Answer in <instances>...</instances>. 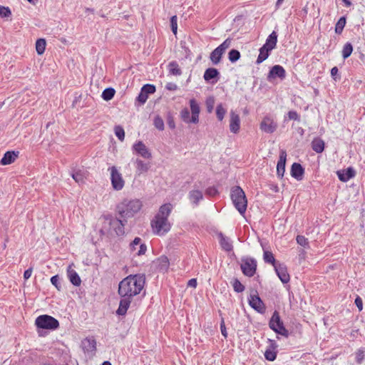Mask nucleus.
I'll use <instances>...</instances> for the list:
<instances>
[{"instance_id": "0e129e2a", "label": "nucleus", "mask_w": 365, "mask_h": 365, "mask_svg": "<svg viewBox=\"0 0 365 365\" xmlns=\"http://www.w3.org/2000/svg\"><path fill=\"white\" fill-rule=\"evenodd\" d=\"M115 93H102L101 97L105 101H109V100H111L113 98Z\"/></svg>"}, {"instance_id": "dca6fc26", "label": "nucleus", "mask_w": 365, "mask_h": 365, "mask_svg": "<svg viewBox=\"0 0 365 365\" xmlns=\"http://www.w3.org/2000/svg\"><path fill=\"white\" fill-rule=\"evenodd\" d=\"M133 149L144 158L149 159L152 157L151 153L142 141L136 142L133 145Z\"/></svg>"}, {"instance_id": "6ab92c4d", "label": "nucleus", "mask_w": 365, "mask_h": 365, "mask_svg": "<svg viewBox=\"0 0 365 365\" xmlns=\"http://www.w3.org/2000/svg\"><path fill=\"white\" fill-rule=\"evenodd\" d=\"M240 128V118L234 111L230 112V130L233 133H237Z\"/></svg>"}, {"instance_id": "13d9d810", "label": "nucleus", "mask_w": 365, "mask_h": 365, "mask_svg": "<svg viewBox=\"0 0 365 365\" xmlns=\"http://www.w3.org/2000/svg\"><path fill=\"white\" fill-rule=\"evenodd\" d=\"M167 123L170 128L174 129L175 128L174 119L170 113L168 115Z\"/></svg>"}, {"instance_id": "bb28decb", "label": "nucleus", "mask_w": 365, "mask_h": 365, "mask_svg": "<svg viewBox=\"0 0 365 365\" xmlns=\"http://www.w3.org/2000/svg\"><path fill=\"white\" fill-rule=\"evenodd\" d=\"M82 346L85 351H93L96 349V341L93 338H86L82 341Z\"/></svg>"}, {"instance_id": "79ce46f5", "label": "nucleus", "mask_w": 365, "mask_h": 365, "mask_svg": "<svg viewBox=\"0 0 365 365\" xmlns=\"http://www.w3.org/2000/svg\"><path fill=\"white\" fill-rule=\"evenodd\" d=\"M228 58L231 62H235L240 58V53L237 50L232 49L228 53Z\"/></svg>"}, {"instance_id": "4468645a", "label": "nucleus", "mask_w": 365, "mask_h": 365, "mask_svg": "<svg viewBox=\"0 0 365 365\" xmlns=\"http://www.w3.org/2000/svg\"><path fill=\"white\" fill-rule=\"evenodd\" d=\"M153 264L158 272H165L169 268L170 262L166 256L162 255L154 260Z\"/></svg>"}, {"instance_id": "ea45409f", "label": "nucleus", "mask_w": 365, "mask_h": 365, "mask_svg": "<svg viewBox=\"0 0 365 365\" xmlns=\"http://www.w3.org/2000/svg\"><path fill=\"white\" fill-rule=\"evenodd\" d=\"M114 131L118 140L120 141H123L125 138V131L123 128L120 125H115L114 128Z\"/></svg>"}, {"instance_id": "20e7f679", "label": "nucleus", "mask_w": 365, "mask_h": 365, "mask_svg": "<svg viewBox=\"0 0 365 365\" xmlns=\"http://www.w3.org/2000/svg\"><path fill=\"white\" fill-rule=\"evenodd\" d=\"M230 197L235 207L244 215L247 207V200L243 190L240 186L233 187L231 189Z\"/></svg>"}, {"instance_id": "f8f14e48", "label": "nucleus", "mask_w": 365, "mask_h": 365, "mask_svg": "<svg viewBox=\"0 0 365 365\" xmlns=\"http://www.w3.org/2000/svg\"><path fill=\"white\" fill-rule=\"evenodd\" d=\"M141 239L136 237L130 244V250L132 252H136L138 256L143 255L146 252L147 247L145 244L141 242Z\"/></svg>"}, {"instance_id": "09e8293b", "label": "nucleus", "mask_w": 365, "mask_h": 365, "mask_svg": "<svg viewBox=\"0 0 365 365\" xmlns=\"http://www.w3.org/2000/svg\"><path fill=\"white\" fill-rule=\"evenodd\" d=\"M296 240H297V242L299 245H301V246H302V247H304L305 248L309 247L308 240L304 236H303V235H297V238H296Z\"/></svg>"}, {"instance_id": "72a5a7b5", "label": "nucleus", "mask_w": 365, "mask_h": 365, "mask_svg": "<svg viewBox=\"0 0 365 365\" xmlns=\"http://www.w3.org/2000/svg\"><path fill=\"white\" fill-rule=\"evenodd\" d=\"M135 164H136L137 171L139 172V173H143L147 172L150 168V165L148 163H145L140 159H136Z\"/></svg>"}, {"instance_id": "412c9836", "label": "nucleus", "mask_w": 365, "mask_h": 365, "mask_svg": "<svg viewBox=\"0 0 365 365\" xmlns=\"http://www.w3.org/2000/svg\"><path fill=\"white\" fill-rule=\"evenodd\" d=\"M304 173V169L301 164L294 163L291 168V175L297 180H301Z\"/></svg>"}, {"instance_id": "a878e982", "label": "nucleus", "mask_w": 365, "mask_h": 365, "mask_svg": "<svg viewBox=\"0 0 365 365\" xmlns=\"http://www.w3.org/2000/svg\"><path fill=\"white\" fill-rule=\"evenodd\" d=\"M190 200L195 205H197L199 202L202 200V192L199 190H195L190 191L188 194Z\"/></svg>"}, {"instance_id": "7c9ffc66", "label": "nucleus", "mask_w": 365, "mask_h": 365, "mask_svg": "<svg viewBox=\"0 0 365 365\" xmlns=\"http://www.w3.org/2000/svg\"><path fill=\"white\" fill-rule=\"evenodd\" d=\"M219 75V72L216 68H209L204 73V78L205 81H211L216 78Z\"/></svg>"}, {"instance_id": "4be33fe9", "label": "nucleus", "mask_w": 365, "mask_h": 365, "mask_svg": "<svg viewBox=\"0 0 365 365\" xmlns=\"http://www.w3.org/2000/svg\"><path fill=\"white\" fill-rule=\"evenodd\" d=\"M190 110L192 113L191 120L193 123H197L199 122V113L200 106L197 102L195 99L190 101Z\"/></svg>"}, {"instance_id": "774afa93", "label": "nucleus", "mask_w": 365, "mask_h": 365, "mask_svg": "<svg viewBox=\"0 0 365 365\" xmlns=\"http://www.w3.org/2000/svg\"><path fill=\"white\" fill-rule=\"evenodd\" d=\"M187 286L195 288L197 287V279H191L187 282Z\"/></svg>"}, {"instance_id": "a18cd8bd", "label": "nucleus", "mask_w": 365, "mask_h": 365, "mask_svg": "<svg viewBox=\"0 0 365 365\" xmlns=\"http://www.w3.org/2000/svg\"><path fill=\"white\" fill-rule=\"evenodd\" d=\"M153 123L155 127L159 130H164V121L162 119L161 117L159 115H157L155 117Z\"/></svg>"}, {"instance_id": "de8ad7c7", "label": "nucleus", "mask_w": 365, "mask_h": 365, "mask_svg": "<svg viewBox=\"0 0 365 365\" xmlns=\"http://www.w3.org/2000/svg\"><path fill=\"white\" fill-rule=\"evenodd\" d=\"M264 357L267 360L272 361L277 357V352L271 349H267L264 352Z\"/></svg>"}, {"instance_id": "2f4dec72", "label": "nucleus", "mask_w": 365, "mask_h": 365, "mask_svg": "<svg viewBox=\"0 0 365 365\" xmlns=\"http://www.w3.org/2000/svg\"><path fill=\"white\" fill-rule=\"evenodd\" d=\"M46 41L44 38H38L36 41V50L38 55H42L46 50Z\"/></svg>"}, {"instance_id": "e433bc0d", "label": "nucleus", "mask_w": 365, "mask_h": 365, "mask_svg": "<svg viewBox=\"0 0 365 365\" xmlns=\"http://www.w3.org/2000/svg\"><path fill=\"white\" fill-rule=\"evenodd\" d=\"M346 25V18L344 16L341 17L335 25V32L338 34H341Z\"/></svg>"}, {"instance_id": "bf43d9fd", "label": "nucleus", "mask_w": 365, "mask_h": 365, "mask_svg": "<svg viewBox=\"0 0 365 365\" xmlns=\"http://www.w3.org/2000/svg\"><path fill=\"white\" fill-rule=\"evenodd\" d=\"M140 91H155V87L152 84H145L142 86Z\"/></svg>"}, {"instance_id": "f704fd0d", "label": "nucleus", "mask_w": 365, "mask_h": 365, "mask_svg": "<svg viewBox=\"0 0 365 365\" xmlns=\"http://www.w3.org/2000/svg\"><path fill=\"white\" fill-rule=\"evenodd\" d=\"M263 257H264V260L266 263L271 264L274 267L278 263V262H276L275 258L272 252L264 251Z\"/></svg>"}, {"instance_id": "37998d69", "label": "nucleus", "mask_w": 365, "mask_h": 365, "mask_svg": "<svg viewBox=\"0 0 365 365\" xmlns=\"http://www.w3.org/2000/svg\"><path fill=\"white\" fill-rule=\"evenodd\" d=\"M225 113L226 110L222 107V104L217 105L216 108V115L220 121L223 120Z\"/></svg>"}, {"instance_id": "c03bdc74", "label": "nucleus", "mask_w": 365, "mask_h": 365, "mask_svg": "<svg viewBox=\"0 0 365 365\" xmlns=\"http://www.w3.org/2000/svg\"><path fill=\"white\" fill-rule=\"evenodd\" d=\"M235 292L237 293L242 292L245 290V286L237 279H235L232 283Z\"/></svg>"}, {"instance_id": "a211bd4d", "label": "nucleus", "mask_w": 365, "mask_h": 365, "mask_svg": "<svg viewBox=\"0 0 365 365\" xmlns=\"http://www.w3.org/2000/svg\"><path fill=\"white\" fill-rule=\"evenodd\" d=\"M287 160V153L285 150H281L279 154V159L277 165V174L279 178H282L285 172V164Z\"/></svg>"}, {"instance_id": "c85d7f7f", "label": "nucleus", "mask_w": 365, "mask_h": 365, "mask_svg": "<svg viewBox=\"0 0 365 365\" xmlns=\"http://www.w3.org/2000/svg\"><path fill=\"white\" fill-rule=\"evenodd\" d=\"M223 53L217 47L210 53V58L214 65H217L220 62Z\"/></svg>"}, {"instance_id": "423d86ee", "label": "nucleus", "mask_w": 365, "mask_h": 365, "mask_svg": "<svg viewBox=\"0 0 365 365\" xmlns=\"http://www.w3.org/2000/svg\"><path fill=\"white\" fill-rule=\"evenodd\" d=\"M35 324L38 328L42 329L55 330L59 327L58 321L47 314L38 317L36 319Z\"/></svg>"}, {"instance_id": "8fccbe9b", "label": "nucleus", "mask_w": 365, "mask_h": 365, "mask_svg": "<svg viewBox=\"0 0 365 365\" xmlns=\"http://www.w3.org/2000/svg\"><path fill=\"white\" fill-rule=\"evenodd\" d=\"M231 46V39L227 38L217 48L224 53Z\"/></svg>"}, {"instance_id": "39448f33", "label": "nucleus", "mask_w": 365, "mask_h": 365, "mask_svg": "<svg viewBox=\"0 0 365 365\" xmlns=\"http://www.w3.org/2000/svg\"><path fill=\"white\" fill-rule=\"evenodd\" d=\"M105 223L108 224L110 228H112L116 235L122 236L125 234V225L127 223V219L121 217H113L108 215L103 217Z\"/></svg>"}, {"instance_id": "9b49d317", "label": "nucleus", "mask_w": 365, "mask_h": 365, "mask_svg": "<svg viewBox=\"0 0 365 365\" xmlns=\"http://www.w3.org/2000/svg\"><path fill=\"white\" fill-rule=\"evenodd\" d=\"M262 131L266 133H273L277 128V123L270 116H265L259 125Z\"/></svg>"}, {"instance_id": "052dcab7", "label": "nucleus", "mask_w": 365, "mask_h": 365, "mask_svg": "<svg viewBox=\"0 0 365 365\" xmlns=\"http://www.w3.org/2000/svg\"><path fill=\"white\" fill-rule=\"evenodd\" d=\"M220 329H221V333L223 335V336L225 338H227V330H226V327H225V322H224V319L223 318L222 319L221 322H220Z\"/></svg>"}, {"instance_id": "c9c22d12", "label": "nucleus", "mask_w": 365, "mask_h": 365, "mask_svg": "<svg viewBox=\"0 0 365 365\" xmlns=\"http://www.w3.org/2000/svg\"><path fill=\"white\" fill-rule=\"evenodd\" d=\"M353 51V46L351 43H346L342 49V57L344 59L349 57Z\"/></svg>"}, {"instance_id": "49530a36", "label": "nucleus", "mask_w": 365, "mask_h": 365, "mask_svg": "<svg viewBox=\"0 0 365 365\" xmlns=\"http://www.w3.org/2000/svg\"><path fill=\"white\" fill-rule=\"evenodd\" d=\"M11 16V11L8 6L0 5V16L1 18H9Z\"/></svg>"}, {"instance_id": "7ed1b4c3", "label": "nucleus", "mask_w": 365, "mask_h": 365, "mask_svg": "<svg viewBox=\"0 0 365 365\" xmlns=\"http://www.w3.org/2000/svg\"><path fill=\"white\" fill-rule=\"evenodd\" d=\"M142 202L140 200H128L125 199L120 202L116 207L118 214L125 219L132 217L142 207Z\"/></svg>"}, {"instance_id": "680f3d73", "label": "nucleus", "mask_w": 365, "mask_h": 365, "mask_svg": "<svg viewBox=\"0 0 365 365\" xmlns=\"http://www.w3.org/2000/svg\"><path fill=\"white\" fill-rule=\"evenodd\" d=\"M364 359V353L362 351H359L356 353V360L358 364H361Z\"/></svg>"}, {"instance_id": "0eeeda50", "label": "nucleus", "mask_w": 365, "mask_h": 365, "mask_svg": "<svg viewBox=\"0 0 365 365\" xmlns=\"http://www.w3.org/2000/svg\"><path fill=\"white\" fill-rule=\"evenodd\" d=\"M269 327L274 332L282 336L287 337L289 336L288 330L284 327L283 322L281 320L279 314L274 311L269 322Z\"/></svg>"}, {"instance_id": "5fc2aeb1", "label": "nucleus", "mask_w": 365, "mask_h": 365, "mask_svg": "<svg viewBox=\"0 0 365 365\" xmlns=\"http://www.w3.org/2000/svg\"><path fill=\"white\" fill-rule=\"evenodd\" d=\"M51 282L52 283V284L53 286H55L56 287V289L58 290H59V291L61 290V284H60V278H59L58 275L53 276L51 278Z\"/></svg>"}, {"instance_id": "a19ab883", "label": "nucleus", "mask_w": 365, "mask_h": 365, "mask_svg": "<svg viewBox=\"0 0 365 365\" xmlns=\"http://www.w3.org/2000/svg\"><path fill=\"white\" fill-rule=\"evenodd\" d=\"M180 116L184 122L187 123H192V121L191 120V118L190 117V111L187 108L181 110Z\"/></svg>"}, {"instance_id": "2eb2a0df", "label": "nucleus", "mask_w": 365, "mask_h": 365, "mask_svg": "<svg viewBox=\"0 0 365 365\" xmlns=\"http://www.w3.org/2000/svg\"><path fill=\"white\" fill-rule=\"evenodd\" d=\"M274 267L280 280L284 284L287 283L289 281V274L287 272L286 265L282 263H277Z\"/></svg>"}, {"instance_id": "338daca9", "label": "nucleus", "mask_w": 365, "mask_h": 365, "mask_svg": "<svg viewBox=\"0 0 365 365\" xmlns=\"http://www.w3.org/2000/svg\"><path fill=\"white\" fill-rule=\"evenodd\" d=\"M32 274V268H29L28 269L25 270L24 273V278L25 279H28L31 277Z\"/></svg>"}, {"instance_id": "6e6552de", "label": "nucleus", "mask_w": 365, "mask_h": 365, "mask_svg": "<svg viewBox=\"0 0 365 365\" xmlns=\"http://www.w3.org/2000/svg\"><path fill=\"white\" fill-rule=\"evenodd\" d=\"M241 269L242 273L249 277L255 275L257 270V261L254 258L245 257L242 259Z\"/></svg>"}, {"instance_id": "864d4df0", "label": "nucleus", "mask_w": 365, "mask_h": 365, "mask_svg": "<svg viewBox=\"0 0 365 365\" xmlns=\"http://www.w3.org/2000/svg\"><path fill=\"white\" fill-rule=\"evenodd\" d=\"M287 117L289 120H294L298 122L300 121V116L295 110H290L287 113Z\"/></svg>"}, {"instance_id": "4d7b16f0", "label": "nucleus", "mask_w": 365, "mask_h": 365, "mask_svg": "<svg viewBox=\"0 0 365 365\" xmlns=\"http://www.w3.org/2000/svg\"><path fill=\"white\" fill-rule=\"evenodd\" d=\"M205 194L207 195L214 197L218 194V191L215 187H210L205 190Z\"/></svg>"}, {"instance_id": "3c124183", "label": "nucleus", "mask_w": 365, "mask_h": 365, "mask_svg": "<svg viewBox=\"0 0 365 365\" xmlns=\"http://www.w3.org/2000/svg\"><path fill=\"white\" fill-rule=\"evenodd\" d=\"M215 99L213 97H209L206 100V108L208 113H212L214 108Z\"/></svg>"}, {"instance_id": "f257e3e1", "label": "nucleus", "mask_w": 365, "mask_h": 365, "mask_svg": "<svg viewBox=\"0 0 365 365\" xmlns=\"http://www.w3.org/2000/svg\"><path fill=\"white\" fill-rule=\"evenodd\" d=\"M145 283V277L144 274H130L120 282L118 293L120 297L134 298L140 293Z\"/></svg>"}, {"instance_id": "603ef678", "label": "nucleus", "mask_w": 365, "mask_h": 365, "mask_svg": "<svg viewBox=\"0 0 365 365\" xmlns=\"http://www.w3.org/2000/svg\"><path fill=\"white\" fill-rule=\"evenodd\" d=\"M170 26L172 31L174 34H177V29H178V19L176 16H173L170 19Z\"/></svg>"}, {"instance_id": "5701e85b", "label": "nucleus", "mask_w": 365, "mask_h": 365, "mask_svg": "<svg viewBox=\"0 0 365 365\" xmlns=\"http://www.w3.org/2000/svg\"><path fill=\"white\" fill-rule=\"evenodd\" d=\"M339 179L342 182H347L355 176V171L352 168H348L346 170L337 171Z\"/></svg>"}, {"instance_id": "393cba45", "label": "nucleus", "mask_w": 365, "mask_h": 365, "mask_svg": "<svg viewBox=\"0 0 365 365\" xmlns=\"http://www.w3.org/2000/svg\"><path fill=\"white\" fill-rule=\"evenodd\" d=\"M324 141L319 138H315L312 141V148L317 153H322L324 150Z\"/></svg>"}, {"instance_id": "cd10ccee", "label": "nucleus", "mask_w": 365, "mask_h": 365, "mask_svg": "<svg viewBox=\"0 0 365 365\" xmlns=\"http://www.w3.org/2000/svg\"><path fill=\"white\" fill-rule=\"evenodd\" d=\"M68 276L70 279V282L76 287H78L81 285V279L78 274V273L73 270L71 269L70 268L68 269Z\"/></svg>"}, {"instance_id": "c756f323", "label": "nucleus", "mask_w": 365, "mask_h": 365, "mask_svg": "<svg viewBox=\"0 0 365 365\" xmlns=\"http://www.w3.org/2000/svg\"><path fill=\"white\" fill-rule=\"evenodd\" d=\"M270 51V49H268L267 47L262 46L259 48V53L257 59V63L259 64L265 61L268 58Z\"/></svg>"}, {"instance_id": "4c0bfd02", "label": "nucleus", "mask_w": 365, "mask_h": 365, "mask_svg": "<svg viewBox=\"0 0 365 365\" xmlns=\"http://www.w3.org/2000/svg\"><path fill=\"white\" fill-rule=\"evenodd\" d=\"M220 245L222 249L227 252L231 251L233 248L232 245L230 242L229 239L223 237L222 235L221 236L220 239Z\"/></svg>"}, {"instance_id": "aec40b11", "label": "nucleus", "mask_w": 365, "mask_h": 365, "mask_svg": "<svg viewBox=\"0 0 365 365\" xmlns=\"http://www.w3.org/2000/svg\"><path fill=\"white\" fill-rule=\"evenodd\" d=\"M19 155V151L11 150L4 153L0 161V164L3 165H10L14 163Z\"/></svg>"}, {"instance_id": "69168bd1", "label": "nucleus", "mask_w": 365, "mask_h": 365, "mask_svg": "<svg viewBox=\"0 0 365 365\" xmlns=\"http://www.w3.org/2000/svg\"><path fill=\"white\" fill-rule=\"evenodd\" d=\"M331 76L334 79H336L337 76H339V69L337 67L334 66L331 69Z\"/></svg>"}, {"instance_id": "473e14b6", "label": "nucleus", "mask_w": 365, "mask_h": 365, "mask_svg": "<svg viewBox=\"0 0 365 365\" xmlns=\"http://www.w3.org/2000/svg\"><path fill=\"white\" fill-rule=\"evenodd\" d=\"M168 70L170 74L179 76L181 74V70L176 61H172L168 64Z\"/></svg>"}, {"instance_id": "9d476101", "label": "nucleus", "mask_w": 365, "mask_h": 365, "mask_svg": "<svg viewBox=\"0 0 365 365\" xmlns=\"http://www.w3.org/2000/svg\"><path fill=\"white\" fill-rule=\"evenodd\" d=\"M249 304L250 307L260 314H264L266 311V307L263 301L259 297L257 292L255 294H250L249 299Z\"/></svg>"}, {"instance_id": "58836bf2", "label": "nucleus", "mask_w": 365, "mask_h": 365, "mask_svg": "<svg viewBox=\"0 0 365 365\" xmlns=\"http://www.w3.org/2000/svg\"><path fill=\"white\" fill-rule=\"evenodd\" d=\"M71 176L73 179L78 184L84 182L85 175L84 173L81 170L73 173Z\"/></svg>"}, {"instance_id": "1a4fd4ad", "label": "nucleus", "mask_w": 365, "mask_h": 365, "mask_svg": "<svg viewBox=\"0 0 365 365\" xmlns=\"http://www.w3.org/2000/svg\"><path fill=\"white\" fill-rule=\"evenodd\" d=\"M109 170H110V180L113 189L115 190H122L125 185L122 175L118 171L115 166H112Z\"/></svg>"}, {"instance_id": "b1692460", "label": "nucleus", "mask_w": 365, "mask_h": 365, "mask_svg": "<svg viewBox=\"0 0 365 365\" xmlns=\"http://www.w3.org/2000/svg\"><path fill=\"white\" fill-rule=\"evenodd\" d=\"M277 34L276 31H272L267 38L266 39L265 43L263 45L264 46L267 47L268 49H270L271 51L274 49L277 45Z\"/></svg>"}, {"instance_id": "f3484780", "label": "nucleus", "mask_w": 365, "mask_h": 365, "mask_svg": "<svg viewBox=\"0 0 365 365\" xmlns=\"http://www.w3.org/2000/svg\"><path fill=\"white\" fill-rule=\"evenodd\" d=\"M121 299L119 303V307L116 311V314L119 316H124L126 314V312L130 307V303L133 301V298L131 297H120Z\"/></svg>"}, {"instance_id": "f03ea898", "label": "nucleus", "mask_w": 365, "mask_h": 365, "mask_svg": "<svg viewBox=\"0 0 365 365\" xmlns=\"http://www.w3.org/2000/svg\"><path fill=\"white\" fill-rule=\"evenodd\" d=\"M172 205L170 203L164 204L160 206L158 212L151 221V227L155 234L163 235L170 230V224L168 222L171 210Z\"/></svg>"}, {"instance_id": "6e6d98bb", "label": "nucleus", "mask_w": 365, "mask_h": 365, "mask_svg": "<svg viewBox=\"0 0 365 365\" xmlns=\"http://www.w3.org/2000/svg\"><path fill=\"white\" fill-rule=\"evenodd\" d=\"M148 93H140L137 98V101L140 102V104L145 103L148 98Z\"/></svg>"}, {"instance_id": "e2e57ef3", "label": "nucleus", "mask_w": 365, "mask_h": 365, "mask_svg": "<svg viewBox=\"0 0 365 365\" xmlns=\"http://www.w3.org/2000/svg\"><path fill=\"white\" fill-rule=\"evenodd\" d=\"M354 303H355L356 306L358 307L359 310L361 311L363 309V301H362L361 298L360 297H357L355 299Z\"/></svg>"}, {"instance_id": "ddd939ff", "label": "nucleus", "mask_w": 365, "mask_h": 365, "mask_svg": "<svg viewBox=\"0 0 365 365\" xmlns=\"http://www.w3.org/2000/svg\"><path fill=\"white\" fill-rule=\"evenodd\" d=\"M286 76V71L284 68L280 65H275L270 69L268 74V79L269 81L279 78L284 79Z\"/></svg>"}]
</instances>
